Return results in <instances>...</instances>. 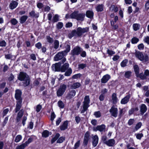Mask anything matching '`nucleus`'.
Returning a JSON list of instances; mask_svg holds the SVG:
<instances>
[{
  "mask_svg": "<svg viewBox=\"0 0 149 149\" xmlns=\"http://www.w3.org/2000/svg\"><path fill=\"white\" fill-rule=\"evenodd\" d=\"M89 31V28L88 27L83 28L81 27H78L77 29L76 30H72L70 33H68V37L70 39H71L73 36H76L78 37H80L82 36L83 33L87 32Z\"/></svg>",
  "mask_w": 149,
  "mask_h": 149,
  "instance_id": "obj_1",
  "label": "nucleus"
},
{
  "mask_svg": "<svg viewBox=\"0 0 149 149\" xmlns=\"http://www.w3.org/2000/svg\"><path fill=\"white\" fill-rule=\"evenodd\" d=\"M66 55H67L63 51L58 53L54 57V60L57 61L61 59L62 60L58 63L53 64L52 65H61L62 64H63V65H69L68 63L64 64L66 61V58L64 56Z\"/></svg>",
  "mask_w": 149,
  "mask_h": 149,
  "instance_id": "obj_2",
  "label": "nucleus"
},
{
  "mask_svg": "<svg viewBox=\"0 0 149 149\" xmlns=\"http://www.w3.org/2000/svg\"><path fill=\"white\" fill-rule=\"evenodd\" d=\"M90 101L89 96L88 95L86 96L84 98V101L83 102V109L81 110V113H84L87 111L90 106Z\"/></svg>",
  "mask_w": 149,
  "mask_h": 149,
  "instance_id": "obj_3",
  "label": "nucleus"
},
{
  "mask_svg": "<svg viewBox=\"0 0 149 149\" xmlns=\"http://www.w3.org/2000/svg\"><path fill=\"white\" fill-rule=\"evenodd\" d=\"M66 88L67 86L65 84H61L56 92L57 96L58 97L62 96L65 92Z\"/></svg>",
  "mask_w": 149,
  "mask_h": 149,
  "instance_id": "obj_4",
  "label": "nucleus"
},
{
  "mask_svg": "<svg viewBox=\"0 0 149 149\" xmlns=\"http://www.w3.org/2000/svg\"><path fill=\"white\" fill-rule=\"evenodd\" d=\"M68 66H52V68L55 71L65 72L68 68Z\"/></svg>",
  "mask_w": 149,
  "mask_h": 149,
  "instance_id": "obj_5",
  "label": "nucleus"
},
{
  "mask_svg": "<svg viewBox=\"0 0 149 149\" xmlns=\"http://www.w3.org/2000/svg\"><path fill=\"white\" fill-rule=\"evenodd\" d=\"M82 49V48L80 47L76 46L71 50L70 54L72 56H78L80 54Z\"/></svg>",
  "mask_w": 149,
  "mask_h": 149,
  "instance_id": "obj_6",
  "label": "nucleus"
},
{
  "mask_svg": "<svg viewBox=\"0 0 149 149\" xmlns=\"http://www.w3.org/2000/svg\"><path fill=\"white\" fill-rule=\"evenodd\" d=\"M76 91L75 90L72 89L69 91V92L67 93L66 98L68 100H70L73 98L75 96Z\"/></svg>",
  "mask_w": 149,
  "mask_h": 149,
  "instance_id": "obj_7",
  "label": "nucleus"
},
{
  "mask_svg": "<svg viewBox=\"0 0 149 149\" xmlns=\"http://www.w3.org/2000/svg\"><path fill=\"white\" fill-rule=\"evenodd\" d=\"M118 110L117 108L112 106L109 110L112 116L116 117L117 116Z\"/></svg>",
  "mask_w": 149,
  "mask_h": 149,
  "instance_id": "obj_8",
  "label": "nucleus"
},
{
  "mask_svg": "<svg viewBox=\"0 0 149 149\" xmlns=\"http://www.w3.org/2000/svg\"><path fill=\"white\" fill-rule=\"evenodd\" d=\"M21 95L22 92L20 90L17 89L15 91V97L16 100H17V101H22V99L21 97Z\"/></svg>",
  "mask_w": 149,
  "mask_h": 149,
  "instance_id": "obj_9",
  "label": "nucleus"
},
{
  "mask_svg": "<svg viewBox=\"0 0 149 149\" xmlns=\"http://www.w3.org/2000/svg\"><path fill=\"white\" fill-rule=\"evenodd\" d=\"M105 125L104 124H102L100 125L97 126L96 128L93 129V130L95 131L98 130L100 132H105Z\"/></svg>",
  "mask_w": 149,
  "mask_h": 149,
  "instance_id": "obj_10",
  "label": "nucleus"
},
{
  "mask_svg": "<svg viewBox=\"0 0 149 149\" xmlns=\"http://www.w3.org/2000/svg\"><path fill=\"white\" fill-rule=\"evenodd\" d=\"M139 76V78L142 80L146 79L147 77L149 76V71L148 70H146L144 71V74L143 73H141Z\"/></svg>",
  "mask_w": 149,
  "mask_h": 149,
  "instance_id": "obj_11",
  "label": "nucleus"
},
{
  "mask_svg": "<svg viewBox=\"0 0 149 149\" xmlns=\"http://www.w3.org/2000/svg\"><path fill=\"white\" fill-rule=\"evenodd\" d=\"M130 97V94L126 95L120 101L121 104H127L129 101V99Z\"/></svg>",
  "mask_w": 149,
  "mask_h": 149,
  "instance_id": "obj_12",
  "label": "nucleus"
},
{
  "mask_svg": "<svg viewBox=\"0 0 149 149\" xmlns=\"http://www.w3.org/2000/svg\"><path fill=\"white\" fill-rule=\"evenodd\" d=\"M28 77V76H27L26 73L24 72H20L18 77V79L19 80L22 81L24 80V79Z\"/></svg>",
  "mask_w": 149,
  "mask_h": 149,
  "instance_id": "obj_13",
  "label": "nucleus"
},
{
  "mask_svg": "<svg viewBox=\"0 0 149 149\" xmlns=\"http://www.w3.org/2000/svg\"><path fill=\"white\" fill-rule=\"evenodd\" d=\"M85 14L84 13H79L77 14L76 19L77 21H83L84 20Z\"/></svg>",
  "mask_w": 149,
  "mask_h": 149,
  "instance_id": "obj_14",
  "label": "nucleus"
},
{
  "mask_svg": "<svg viewBox=\"0 0 149 149\" xmlns=\"http://www.w3.org/2000/svg\"><path fill=\"white\" fill-rule=\"evenodd\" d=\"M111 78L110 76L108 74H106L103 76L101 79V82L102 83H106L109 79Z\"/></svg>",
  "mask_w": 149,
  "mask_h": 149,
  "instance_id": "obj_15",
  "label": "nucleus"
},
{
  "mask_svg": "<svg viewBox=\"0 0 149 149\" xmlns=\"http://www.w3.org/2000/svg\"><path fill=\"white\" fill-rule=\"evenodd\" d=\"M29 17L31 18H38L39 16V15L38 13H36L35 10H31L29 13Z\"/></svg>",
  "mask_w": 149,
  "mask_h": 149,
  "instance_id": "obj_16",
  "label": "nucleus"
},
{
  "mask_svg": "<svg viewBox=\"0 0 149 149\" xmlns=\"http://www.w3.org/2000/svg\"><path fill=\"white\" fill-rule=\"evenodd\" d=\"M115 143V141L114 139H111L108 140L106 142L105 144L107 146L111 147L113 146Z\"/></svg>",
  "mask_w": 149,
  "mask_h": 149,
  "instance_id": "obj_17",
  "label": "nucleus"
},
{
  "mask_svg": "<svg viewBox=\"0 0 149 149\" xmlns=\"http://www.w3.org/2000/svg\"><path fill=\"white\" fill-rule=\"evenodd\" d=\"M18 3L15 1H13L10 3L9 5V7L11 10L15 8L17 6Z\"/></svg>",
  "mask_w": 149,
  "mask_h": 149,
  "instance_id": "obj_18",
  "label": "nucleus"
},
{
  "mask_svg": "<svg viewBox=\"0 0 149 149\" xmlns=\"http://www.w3.org/2000/svg\"><path fill=\"white\" fill-rule=\"evenodd\" d=\"M92 144L94 147L96 146L98 142V138L97 135H95L93 138Z\"/></svg>",
  "mask_w": 149,
  "mask_h": 149,
  "instance_id": "obj_19",
  "label": "nucleus"
},
{
  "mask_svg": "<svg viewBox=\"0 0 149 149\" xmlns=\"http://www.w3.org/2000/svg\"><path fill=\"white\" fill-rule=\"evenodd\" d=\"M22 101H17V104L16 105V108L15 109L16 113L20 109L22 106Z\"/></svg>",
  "mask_w": 149,
  "mask_h": 149,
  "instance_id": "obj_20",
  "label": "nucleus"
},
{
  "mask_svg": "<svg viewBox=\"0 0 149 149\" xmlns=\"http://www.w3.org/2000/svg\"><path fill=\"white\" fill-rule=\"evenodd\" d=\"M147 109L146 106L144 104H142L140 107V111L141 114L142 115L143 114L147 111Z\"/></svg>",
  "mask_w": 149,
  "mask_h": 149,
  "instance_id": "obj_21",
  "label": "nucleus"
},
{
  "mask_svg": "<svg viewBox=\"0 0 149 149\" xmlns=\"http://www.w3.org/2000/svg\"><path fill=\"white\" fill-rule=\"evenodd\" d=\"M135 54L136 57L138 58L140 60L143 59V54L141 52L139 51H136L135 53Z\"/></svg>",
  "mask_w": 149,
  "mask_h": 149,
  "instance_id": "obj_22",
  "label": "nucleus"
},
{
  "mask_svg": "<svg viewBox=\"0 0 149 149\" xmlns=\"http://www.w3.org/2000/svg\"><path fill=\"white\" fill-rule=\"evenodd\" d=\"M86 15L88 18L92 19L93 17L94 13L92 11L88 10L86 11Z\"/></svg>",
  "mask_w": 149,
  "mask_h": 149,
  "instance_id": "obj_23",
  "label": "nucleus"
},
{
  "mask_svg": "<svg viewBox=\"0 0 149 149\" xmlns=\"http://www.w3.org/2000/svg\"><path fill=\"white\" fill-rule=\"evenodd\" d=\"M68 121H64L62 125L60 126V129L61 130H64L68 128Z\"/></svg>",
  "mask_w": 149,
  "mask_h": 149,
  "instance_id": "obj_24",
  "label": "nucleus"
},
{
  "mask_svg": "<svg viewBox=\"0 0 149 149\" xmlns=\"http://www.w3.org/2000/svg\"><path fill=\"white\" fill-rule=\"evenodd\" d=\"M27 15H24L22 16L19 18V22L21 24H24L28 19Z\"/></svg>",
  "mask_w": 149,
  "mask_h": 149,
  "instance_id": "obj_25",
  "label": "nucleus"
},
{
  "mask_svg": "<svg viewBox=\"0 0 149 149\" xmlns=\"http://www.w3.org/2000/svg\"><path fill=\"white\" fill-rule=\"evenodd\" d=\"M96 10L97 12H101L103 11L104 5L102 4L98 5L96 7Z\"/></svg>",
  "mask_w": 149,
  "mask_h": 149,
  "instance_id": "obj_26",
  "label": "nucleus"
},
{
  "mask_svg": "<svg viewBox=\"0 0 149 149\" xmlns=\"http://www.w3.org/2000/svg\"><path fill=\"white\" fill-rule=\"evenodd\" d=\"M112 100L113 103L115 104L117 103L118 99L117 97L116 94L115 93H113L112 95Z\"/></svg>",
  "mask_w": 149,
  "mask_h": 149,
  "instance_id": "obj_27",
  "label": "nucleus"
},
{
  "mask_svg": "<svg viewBox=\"0 0 149 149\" xmlns=\"http://www.w3.org/2000/svg\"><path fill=\"white\" fill-rule=\"evenodd\" d=\"M134 71L137 77H140V74H139V68L138 67V66H134Z\"/></svg>",
  "mask_w": 149,
  "mask_h": 149,
  "instance_id": "obj_28",
  "label": "nucleus"
},
{
  "mask_svg": "<svg viewBox=\"0 0 149 149\" xmlns=\"http://www.w3.org/2000/svg\"><path fill=\"white\" fill-rule=\"evenodd\" d=\"M78 13V11H74V12H73L70 15V18L71 19H76Z\"/></svg>",
  "mask_w": 149,
  "mask_h": 149,
  "instance_id": "obj_29",
  "label": "nucleus"
},
{
  "mask_svg": "<svg viewBox=\"0 0 149 149\" xmlns=\"http://www.w3.org/2000/svg\"><path fill=\"white\" fill-rule=\"evenodd\" d=\"M65 49L63 51L66 55L70 50V46L69 44H67L65 47Z\"/></svg>",
  "mask_w": 149,
  "mask_h": 149,
  "instance_id": "obj_30",
  "label": "nucleus"
},
{
  "mask_svg": "<svg viewBox=\"0 0 149 149\" xmlns=\"http://www.w3.org/2000/svg\"><path fill=\"white\" fill-rule=\"evenodd\" d=\"M80 86L81 84L79 83L76 82L72 85L71 87L72 89H76L79 87Z\"/></svg>",
  "mask_w": 149,
  "mask_h": 149,
  "instance_id": "obj_31",
  "label": "nucleus"
},
{
  "mask_svg": "<svg viewBox=\"0 0 149 149\" xmlns=\"http://www.w3.org/2000/svg\"><path fill=\"white\" fill-rule=\"evenodd\" d=\"M59 16L58 14L55 15L53 17L52 20V22L53 23H55L57 22L59 20Z\"/></svg>",
  "mask_w": 149,
  "mask_h": 149,
  "instance_id": "obj_32",
  "label": "nucleus"
},
{
  "mask_svg": "<svg viewBox=\"0 0 149 149\" xmlns=\"http://www.w3.org/2000/svg\"><path fill=\"white\" fill-rule=\"evenodd\" d=\"M133 29L135 31L139 30L140 27V25L138 24H134L133 25Z\"/></svg>",
  "mask_w": 149,
  "mask_h": 149,
  "instance_id": "obj_33",
  "label": "nucleus"
},
{
  "mask_svg": "<svg viewBox=\"0 0 149 149\" xmlns=\"http://www.w3.org/2000/svg\"><path fill=\"white\" fill-rule=\"evenodd\" d=\"M63 24L61 22H59L56 24V28L58 29H60L63 27Z\"/></svg>",
  "mask_w": 149,
  "mask_h": 149,
  "instance_id": "obj_34",
  "label": "nucleus"
},
{
  "mask_svg": "<svg viewBox=\"0 0 149 149\" xmlns=\"http://www.w3.org/2000/svg\"><path fill=\"white\" fill-rule=\"evenodd\" d=\"M60 135L59 133L56 134L55 136L52 139L51 141V143L53 144L55 142L59 137Z\"/></svg>",
  "mask_w": 149,
  "mask_h": 149,
  "instance_id": "obj_35",
  "label": "nucleus"
},
{
  "mask_svg": "<svg viewBox=\"0 0 149 149\" xmlns=\"http://www.w3.org/2000/svg\"><path fill=\"white\" fill-rule=\"evenodd\" d=\"M132 72L130 71H128L125 72L124 76L127 78L129 79L131 77L132 74Z\"/></svg>",
  "mask_w": 149,
  "mask_h": 149,
  "instance_id": "obj_36",
  "label": "nucleus"
},
{
  "mask_svg": "<svg viewBox=\"0 0 149 149\" xmlns=\"http://www.w3.org/2000/svg\"><path fill=\"white\" fill-rule=\"evenodd\" d=\"M139 41V38L136 37H134L132 39L131 42L132 44H135L137 43Z\"/></svg>",
  "mask_w": 149,
  "mask_h": 149,
  "instance_id": "obj_37",
  "label": "nucleus"
},
{
  "mask_svg": "<svg viewBox=\"0 0 149 149\" xmlns=\"http://www.w3.org/2000/svg\"><path fill=\"white\" fill-rule=\"evenodd\" d=\"M111 26L113 27V29L114 30L117 29L118 26L117 24L114 25V23L113 21H111Z\"/></svg>",
  "mask_w": 149,
  "mask_h": 149,
  "instance_id": "obj_38",
  "label": "nucleus"
},
{
  "mask_svg": "<svg viewBox=\"0 0 149 149\" xmlns=\"http://www.w3.org/2000/svg\"><path fill=\"white\" fill-rule=\"evenodd\" d=\"M10 22L12 25H15L17 24L18 22L16 19L13 18L10 20Z\"/></svg>",
  "mask_w": 149,
  "mask_h": 149,
  "instance_id": "obj_39",
  "label": "nucleus"
},
{
  "mask_svg": "<svg viewBox=\"0 0 149 149\" xmlns=\"http://www.w3.org/2000/svg\"><path fill=\"white\" fill-rule=\"evenodd\" d=\"M26 147V145L23 143L20 145L18 146L15 149H24Z\"/></svg>",
  "mask_w": 149,
  "mask_h": 149,
  "instance_id": "obj_40",
  "label": "nucleus"
},
{
  "mask_svg": "<svg viewBox=\"0 0 149 149\" xmlns=\"http://www.w3.org/2000/svg\"><path fill=\"white\" fill-rule=\"evenodd\" d=\"M54 48L55 49H57L59 46V41L56 40H54Z\"/></svg>",
  "mask_w": 149,
  "mask_h": 149,
  "instance_id": "obj_41",
  "label": "nucleus"
},
{
  "mask_svg": "<svg viewBox=\"0 0 149 149\" xmlns=\"http://www.w3.org/2000/svg\"><path fill=\"white\" fill-rule=\"evenodd\" d=\"M49 132L47 130L44 131L42 133V136L43 137L46 138L49 135Z\"/></svg>",
  "mask_w": 149,
  "mask_h": 149,
  "instance_id": "obj_42",
  "label": "nucleus"
},
{
  "mask_svg": "<svg viewBox=\"0 0 149 149\" xmlns=\"http://www.w3.org/2000/svg\"><path fill=\"white\" fill-rule=\"evenodd\" d=\"M72 72V70L71 68H69L66 72L65 73V76H69L70 75Z\"/></svg>",
  "mask_w": 149,
  "mask_h": 149,
  "instance_id": "obj_43",
  "label": "nucleus"
},
{
  "mask_svg": "<svg viewBox=\"0 0 149 149\" xmlns=\"http://www.w3.org/2000/svg\"><path fill=\"white\" fill-rule=\"evenodd\" d=\"M58 107L61 108H63L64 107V104L63 102L60 100L58 102Z\"/></svg>",
  "mask_w": 149,
  "mask_h": 149,
  "instance_id": "obj_44",
  "label": "nucleus"
},
{
  "mask_svg": "<svg viewBox=\"0 0 149 149\" xmlns=\"http://www.w3.org/2000/svg\"><path fill=\"white\" fill-rule=\"evenodd\" d=\"M80 56L84 58L86 57V53L85 51L83 50V49L81 50L80 54Z\"/></svg>",
  "mask_w": 149,
  "mask_h": 149,
  "instance_id": "obj_45",
  "label": "nucleus"
},
{
  "mask_svg": "<svg viewBox=\"0 0 149 149\" xmlns=\"http://www.w3.org/2000/svg\"><path fill=\"white\" fill-rule=\"evenodd\" d=\"M24 81V83L25 85V86H28L30 84V80L28 77H27Z\"/></svg>",
  "mask_w": 149,
  "mask_h": 149,
  "instance_id": "obj_46",
  "label": "nucleus"
},
{
  "mask_svg": "<svg viewBox=\"0 0 149 149\" xmlns=\"http://www.w3.org/2000/svg\"><path fill=\"white\" fill-rule=\"evenodd\" d=\"M46 39L47 42L50 43H52L54 42V40L52 38H51L49 36H47L46 37Z\"/></svg>",
  "mask_w": 149,
  "mask_h": 149,
  "instance_id": "obj_47",
  "label": "nucleus"
},
{
  "mask_svg": "<svg viewBox=\"0 0 149 149\" xmlns=\"http://www.w3.org/2000/svg\"><path fill=\"white\" fill-rule=\"evenodd\" d=\"M142 58L143 59L141 60V61L148 62L149 61V56L147 54H145L144 56H143Z\"/></svg>",
  "mask_w": 149,
  "mask_h": 149,
  "instance_id": "obj_48",
  "label": "nucleus"
},
{
  "mask_svg": "<svg viewBox=\"0 0 149 149\" xmlns=\"http://www.w3.org/2000/svg\"><path fill=\"white\" fill-rule=\"evenodd\" d=\"M107 136L105 135H103L102 137L101 140L103 143L105 144L106 142L107 141Z\"/></svg>",
  "mask_w": 149,
  "mask_h": 149,
  "instance_id": "obj_49",
  "label": "nucleus"
},
{
  "mask_svg": "<svg viewBox=\"0 0 149 149\" xmlns=\"http://www.w3.org/2000/svg\"><path fill=\"white\" fill-rule=\"evenodd\" d=\"M22 139V136L21 135H18L15 139V141L17 143L19 142Z\"/></svg>",
  "mask_w": 149,
  "mask_h": 149,
  "instance_id": "obj_50",
  "label": "nucleus"
},
{
  "mask_svg": "<svg viewBox=\"0 0 149 149\" xmlns=\"http://www.w3.org/2000/svg\"><path fill=\"white\" fill-rule=\"evenodd\" d=\"M142 125V124L141 122H139L137 123L135 127L134 131H136L139 129Z\"/></svg>",
  "mask_w": 149,
  "mask_h": 149,
  "instance_id": "obj_51",
  "label": "nucleus"
},
{
  "mask_svg": "<svg viewBox=\"0 0 149 149\" xmlns=\"http://www.w3.org/2000/svg\"><path fill=\"white\" fill-rule=\"evenodd\" d=\"M145 9L146 11H148L149 9V0H148L146 1L145 5Z\"/></svg>",
  "mask_w": 149,
  "mask_h": 149,
  "instance_id": "obj_52",
  "label": "nucleus"
},
{
  "mask_svg": "<svg viewBox=\"0 0 149 149\" xmlns=\"http://www.w3.org/2000/svg\"><path fill=\"white\" fill-rule=\"evenodd\" d=\"M94 115L97 118H99L101 116V113L99 111H98L95 112L94 113Z\"/></svg>",
  "mask_w": 149,
  "mask_h": 149,
  "instance_id": "obj_53",
  "label": "nucleus"
},
{
  "mask_svg": "<svg viewBox=\"0 0 149 149\" xmlns=\"http://www.w3.org/2000/svg\"><path fill=\"white\" fill-rule=\"evenodd\" d=\"M90 133L88 132H87L84 135V139L88 140L90 138Z\"/></svg>",
  "mask_w": 149,
  "mask_h": 149,
  "instance_id": "obj_54",
  "label": "nucleus"
},
{
  "mask_svg": "<svg viewBox=\"0 0 149 149\" xmlns=\"http://www.w3.org/2000/svg\"><path fill=\"white\" fill-rule=\"evenodd\" d=\"M81 74L80 73L77 74L73 75L72 77V79H77L78 78H79L81 76Z\"/></svg>",
  "mask_w": 149,
  "mask_h": 149,
  "instance_id": "obj_55",
  "label": "nucleus"
},
{
  "mask_svg": "<svg viewBox=\"0 0 149 149\" xmlns=\"http://www.w3.org/2000/svg\"><path fill=\"white\" fill-rule=\"evenodd\" d=\"M35 47L38 49H40L42 47V45L41 43L40 42H38L35 45Z\"/></svg>",
  "mask_w": 149,
  "mask_h": 149,
  "instance_id": "obj_56",
  "label": "nucleus"
},
{
  "mask_svg": "<svg viewBox=\"0 0 149 149\" xmlns=\"http://www.w3.org/2000/svg\"><path fill=\"white\" fill-rule=\"evenodd\" d=\"M6 45V43L4 40L0 41V46L5 47Z\"/></svg>",
  "mask_w": 149,
  "mask_h": 149,
  "instance_id": "obj_57",
  "label": "nucleus"
},
{
  "mask_svg": "<svg viewBox=\"0 0 149 149\" xmlns=\"http://www.w3.org/2000/svg\"><path fill=\"white\" fill-rule=\"evenodd\" d=\"M24 112V110L23 109H22L18 113L17 116L21 118L23 115Z\"/></svg>",
  "mask_w": 149,
  "mask_h": 149,
  "instance_id": "obj_58",
  "label": "nucleus"
},
{
  "mask_svg": "<svg viewBox=\"0 0 149 149\" xmlns=\"http://www.w3.org/2000/svg\"><path fill=\"white\" fill-rule=\"evenodd\" d=\"M136 138L139 140H140L141 138L143 136V134L142 133H138L135 134Z\"/></svg>",
  "mask_w": 149,
  "mask_h": 149,
  "instance_id": "obj_59",
  "label": "nucleus"
},
{
  "mask_svg": "<svg viewBox=\"0 0 149 149\" xmlns=\"http://www.w3.org/2000/svg\"><path fill=\"white\" fill-rule=\"evenodd\" d=\"M107 53L109 56H112L115 53V52L112 50H110L109 49H108L107 51Z\"/></svg>",
  "mask_w": 149,
  "mask_h": 149,
  "instance_id": "obj_60",
  "label": "nucleus"
},
{
  "mask_svg": "<svg viewBox=\"0 0 149 149\" xmlns=\"http://www.w3.org/2000/svg\"><path fill=\"white\" fill-rule=\"evenodd\" d=\"M80 141H78L74 144V149H76L79 146Z\"/></svg>",
  "mask_w": 149,
  "mask_h": 149,
  "instance_id": "obj_61",
  "label": "nucleus"
},
{
  "mask_svg": "<svg viewBox=\"0 0 149 149\" xmlns=\"http://www.w3.org/2000/svg\"><path fill=\"white\" fill-rule=\"evenodd\" d=\"M33 140V139L31 137L29 138L28 139V140L24 143L26 145V146H27Z\"/></svg>",
  "mask_w": 149,
  "mask_h": 149,
  "instance_id": "obj_62",
  "label": "nucleus"
},
{
  "mask_svg": "<svg viewBox=\"0 0 149 149\" xmlns=\"http://www.w3.org/2000/svg\"><path fill=\"white\" fill-rule=\"evenodd\" d=\"M65 138L63 137H61L57 141V142L58 143H62L65 140Z\"/></svg>",
  "mask_w": 149,
  "mask_h": 149,
  "instance_id": "obj_63",
  "label": "nucleus"
},
{
  "mask_svg": "<svg viewBox=\"0 0 149 149\" xmlns=\"http://www.w3.org/2000/svg\"><path fill=\"white\" fill-rule=\"evenodd\" d=\"M144 41L145 42L149 45V36L145 37L144 39Z\"/></svg>",
  "mask_w": 149,
  "mask_h": 149,
  "instance_id": "obj_64",
  "label": "nucleus"
}]
</instances>
